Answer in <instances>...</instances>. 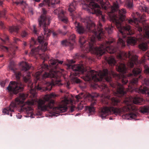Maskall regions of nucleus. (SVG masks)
Segmentation results:
<instances>
[{
    "instance_id": "13d9d810",
    "label": "nucleus",
    "mask_w": 149,
    "mask_h": 149,
    "mask_svg": "<svg viewBox=\"0 0 149 149\" xmlns=\"http://www.w3.org/2000/svg\"><path fill=\"white\" fill-rule=\"evenodd\" d=\"M27 53H28V52H27V51H26V52H25V54H27Z\"/></svg>"
},
{
    "instance_id": "5701e85b",
    "label": "nucleus",
    "mask_w": 149,
    "mask_h": 149,
    "mask_svg": "<svg viewBox=\"0 0 149 149\" xmlns=\"http://www.w3.org/2000/svg\"><path fill=\"white\" fill-rule=\"evenodd\" d=\"M21 65L22 67V70L25 71L29 70L31 67V66L25 62H21Z\"/></svg>"
},
{
    "instance_id": "b1692460",
    "label": "nucleus",
    "mask_w": 149,
    "mask_h": 149,
    "mask_svg": "<svg viewBox=\"0 0 149 149\" xmlns=\"http://www.w3.org/2000/svg\"><path fill=\"white\" fill-rule=\"evenodd\" d=\"M105 59L107 61L109 64L111 66L115 65L116 62L114 57H106Z\"/></svg>"
},
{
    "instance_id": "c85d7f7f",
    "label": "nucleus",
    "mask_w": 149,
    "mask_h": 149,
    "mask_svg": "<svg viewBox=\"0 0 149 149\" xmlns=\"http://www.w3.org/2000/svg\"><path fill=\"white\" fill-rule=\"evenodd\" d=\"M0 39L3 43H5L6 41L8 40L9 39L8 36L6 34L1 36Z\"/></svg>"
},
{
    "instance_id": "c9c22d12",
    "label": "nucleus",
    "mask_w": 149,
    "mask_h": 149,
    "mask_svg": "<svg viewBox=\"0 0 149 149\" xmlns=\"http://www.w3.org/2000/svg\"><path fill=\"white\" fill-rule=\"evenodd\" d=\"M31 30L33 32L36 34H38L37 31L36 29V26L35 25H33L31 28Z\"/></svg>"
},
{
    "instance_id": "37998d69",
    "label": "nucleus",
    "mask_w": 149,
    "mask_h": 149,
    "mask_svg": "<svg viewBox=\"0 0 149 149\" xmlns=\"http://www.w3.org/2000/svg\"><path fill=\"white\" fill-rule=\"evenodd\" d=\"M20 41V40L18 38H14V42L16 44H17V42H18L19 41Z\"/></svg>"
},
{
    "instance_id": "2eb2a0df",
    "label": "nucleus",
    "mask_w": 149,
    "mask_h": 149,
    "mask_svg": "<svg viewBox=\"0 0 149 149\" xmlns=\"http://www.w3.org/2000/svg\"><path fill=\"white\" fill-rule=\"evenodd\" d=\"M74 24L76 31L79 34H83L86 31V29L79 22L75 21Z\"/></svg>"
},
{
    "instance_id": "e433bc0d",
    "label": "nucleus",
    "mask_w": 149,
    "mask_h": 149,
    "mask_svg": "<svg viewBox=\"0 0 149 149\" xmlns=\"http://www.w3.org/2000/svg\"><path fill=\"white\" fill-rule=\"evenodd\" d=\"M84 107L83 102H81L80 104L78 105L77 109L79 110H81Z\"/></svg>"
},
{
    "instance_id": "4be33fe9",
    "label": "nucleus",
    "mask_w": 149,
    "mask_h": 149,
    "mask_svg": "<svg viewBox=\"0 0 149 149\" xmlns=\"http://www.w3.org/2000/svg\"><path fill=\"white\" fill-rule=\"evenodd\" d=\"M141 71V70L140 68H135L132 71L133 74L131 73L130 74H128L127 76L128 77H130L132 76L133 74L134 76H135L140 74Z\"/></svg>"
},
{
    "instance_id": "ddd939ff",
    "label": "nucleus",
    "mask_w": 149,
    "mask_h": 149,
    "mask_svg": "<svg viewBox=\"0 0 149 149\" xmlns=\"http://www.w3.org/2000/svg\"><path fill=\"white\" fill-rule=\"evenodd\" d=\"M15 65L14 62L11 61L10 62L8 68L10 70L14 73L17 79L19 80L22 74L21 72L18 71L16 69Z\"/></svg>"
},
{
    "instance_id": "9b49d317",
    "label": "nucleus",
    "mask_w": 149,
    "mask_h": 149,
    "mask_svg": "<svg viewBox=\"0 0 149 149\" xmlns=\"http://www.w3.org/2000/svg\"><path fill=\"white\" fill-rule=\"evenodd\" d=\"M111 85L116 90V92H114L116 96L120 97L126 94V92L125 91L124 87L119 83L117 82L115 84L112 83L111 84Z\"/></svg>"
},
{
    "instance_id": "473e14b6",
    "label": "nucleus",
    "mask_w": 149,
    "mask_h": 149,
    "mask_svg": "<svg viewBox=\"0 0 149 149\" xmlns=\"http://www.w3.org/2000/svg\"><path fill=\"white\" fill-rule=\"evenodd\" d=\"M68 41L66 40H63L61 41V43L62 45L63 46H69L71 48V46L70 45L69 43L68 42Z\"/></svg>"
},
{
    "instance_id": "bf43d9fd",
    "label": "nucleus",
    "mask_w": 149,
    "mask_h": 149,
    "mask_svg": "<svg viewBox=\"0 0 149 149\" xmlns=\"http://www.w3.org/2000/svg\"><path fill=\"white\" fill-rule=\"evenodd\" d=\"M76 56H78V54H76Z\"/></svg>"
},
{
    "instance_id": "dca6fc26",
    "label": "nucleus",
    "mask_w": 149,
    "mask_h": 149,
    "mask_svg": "<svg viewBox=\"0 0 149 149\" xmlns=\"http://www.w3.org/2000/svg\"><path fill=\"white\" fill-rule=\"evenodd\" d=\"M17 47L11 45L9 48L7 47L4 46H0V50L3 51H4L9 52L10 53L11 52L13 53L14 54H15V53L13 52H15L17 49Z\"/></svg>"
},
{
    "instance_id": "09e8293b",
    "label": "nucleus",
    "mask_w": 149,
    "mask_h": 149,
    "mask_svg": "<svg viewBox=\"0 0 149 149\" xmlns=\"http://www.w3.org/2000/svg\"><path fill=\"white\" fill-rule=\"evenodd\" d=\"M22 116L19 113H18L16 115V117L18 119H20L21 118Z\"/></svg>"
},
{
    "instance_id": "393cba45",
    "label": "nucleus",
    "mask_w": 149,
    "mask_h": 149,
    "mask_svg": "<svg viewBox=\"0 0 149 149\" xmlns=\"http://www.w3.org/2000/svg\"><path fill=\"white\" fill-rule=\"evenodd\" d=\"M60 2V0H51V2L49 0H47V4L49 6H51L53 8H55V5L59 3Z\"/></svg>"
},
{
    "instance_id": "58836bf2",
    "label": "nucleus",
    "mask_w": 149,
    "mask_h": 149,
    "mask_svg": "<svg viewBox=\"0 0 149 149\" xmlns=\"http://www.w3.org/2000/svg\"><path fill=\"white\" fill-rule=\"evenodd\" d=\"M30 47H31V45L32 44H34L35 45H36L37 44V42L35 40L34 38H32L31 39V40L30 41Z\"/></svg>"
},
{
    "instance_id": "864d4df0",
    "label": "nucleus",
    "mask_w": 149,
    "mask_h": 149,
    "mask_svg": "<svg viewBox=\"0 0 149 149\" xmlns=\"http://www.w3.org/2000/svg\"><path fill=\"white\" fill-rule=\"evenodd\" d=\"M34 1H35V2H39L40 0H33Z\"/></svg>"
},
{
    "instance_id": "a19ab883",
    "label": "nucleus",
    "mask_w": 149,
    "mask_h": 149,
    "mask_svg": "<svg viewBox=\"0 0 149 149\" xmlns=\"http://www.w3.org/2000/svg\"><path fill=\"white\" fill-rule=\"evenodd\" d=\"M46 2V4L48 5L47 4V0H44V1L42 3L39 4V6L40 7H43L44 6V3Z\"/></svg>"
},
{
    "instance_id": "aec40b11",
    "label": "nucleus",
    "mask_w": 149,
    "mask_h": 149,
    "mask_svg": "<svg viewBox=\"0 0 149 149\" xmlns=\"http://www.w3.org/2000/svg\"><path fill=\"white\" fill-rule=\"evenodd\" d=\"M138 79L137 78H134L132 79L130 81V83L128 86V89H127L128 91H130V90L132 89V91L134 89L133 88V87L131 86L132 85H136L138 84Z\"/></svg>"
},
{
    "instance_id": "4d7b16f0",
    "label": "nucleus",
    "mask_w": 149,
    "mask_h": 149,
    "mask_svg": "<svg viewBox=\"0 0 149 149\" xmlns=\"http://www.w3.org/2000/svg\"><path fill=\"white\" fill-rule=\"evenodd\" d=\"M3 56V55H0V57H2Z\"/></svg>"
},
{
    "instance_id": "7c9ffc66",
    "label": "nucleus",
    "mask_w": 149,
    "mask_h": 149,
    "mask_svg": "<svg viewBox=\"0 0 149 149\" xmlns=\"http://www.w3.org/2000/svg\"><path fill=\"white\" fill-rule=\"evenodd\" d=\"M113 27L112 26H109L107 27H106L105 28L107 32L109 34H111L113 30Z\"/></svg>"
},
{
    "instance_id": "0eeeda50",
    "label": "nucleus",
    "mask_w": 149,
    "mask_h": 149,
    "mask_svg": "<svg viewBox=\"0 0 149 149\" xmlns=\"http://www.w3.org/2000/svg\"><path fill=\"white\" fill-rule=\"evenodd\" d=\"M144 17V16H142L140 17V19L134 18L133 19H129L128 22L132 25H136V27L140 32H142L143 29L139 24V23H142L143 25V32H145V36H144L141 35L138 39L139 41L143 42L139 45V48L143 51H145L148 48L147 44L149 43V26L146 23V20Z\"/></svg>"
},
{
    "instance_id": "603ef678",
    "label": "nucleus",
    "mask_w": 149,
    "mask_h": 149,
    "mask_svg": "<svg viewBox=\"0 0 149 149\" xmlns=\"http://www.w3.org/2000/svg\"><path fill=\"white\" fill-rule=\"evenodd\" d=\"M23 45L24 46H25L26 45V43L25 42H24Z\"/></svg>"
},
{
    "instance_id": "9d476101",
    "label": "nucleus",
    "mask_w": 149,
    "mask_h": 149,
    "mask_svg": "<svg viewBox=\"0 0 149 149\" xmlns=\"http://www.w3.org/2000/svg\"><path fill=\"white\" fill-rule=\"evenodd\" d=\"M7 89L9 92L16 94L19 92L23 90L24 85L19 82L11 81L10 82Z\"/></svg>"
},
{
    "instance_id": "de8ad7c7",
    "label": "nucleus",
    "mask_w": 149,
    "mask_h": 149,
    "mask_svg": "<svg viewBox=\"0 0 149 149\" xmlns=\"http://www.w3.org/2000/svg\"><path fill=\"white\" fill-rule=\"evenodd\" d=\"M74 111V107L73 106H71L70 109V111L71 112H72Z\"/></svg>"
},
{
    "instance_id": "f257e3e1",
    "label": "nucleus",
    "mask_w": 149,
    "mask_h": 149,
    "mask_svg": "<svg viewBox=\"0 0 149 149\" xmlns=\"http://www.w3.org/2000/svg\"><path fill=\"white\" fill-rule=\"evenodd\" d=\"M122 3L121 0H117L113 3V6L110 8L111 11L107 12L112 22L118 30L119 39L116 45H115L114 40L111 39L104 42L99 47L95 46L96 38L99 40H102L104 38V33L102 28V24L99 23L96 26L92 21V18L90 16L81 18V21L85 25L86 29L92 33V36L89 37L87 41L85 37L81 36L79 38V42L81 45L80 47L85 53L91 52L98 56H101L106 52L111 54L116 53L119 60L120 61H125L119 63L116 66V68L118 71L124 74L127 72L125 63L128 67L133 68L134 64H136L137 62V57L134 55L133 51H129L127 53L120 50L125 46L126 40L128 45H134L136 42L135 38L127 36L134 34L131 26L127 24L124 26L122 25V22L125 20L126 10L125 9L122 8L119 10L118 11H117Z\"/></svg>"
},
{
    "instance_id": "0e129e2a",
    "label": "nucleus",
    "mask_w": 149,
    "mask_h": 149,
    "mask_svg": "<svg viewBox=\"0 0 149 149\" xmlns=\"http://www.w3.org/2000/svg\"><path fill=\"white\" fill-rule=\"evenodd\" d=\"M148 118H149V116Z\"/></svg>"
},
{
    "instance_id": "412c9836",
    "label": "nucleus",
    "mask_w": 149,
    "mask_h": 149,
    "mask_svg": "<svg viewBox=\"0 0 149 149\" xmlns=\"http://www.w3.org/2000/svg\"><path fill=\"white\" fill-rule=\"evenodd\" d=\"M63 28L64 29V31H63L60 29H58L57 31V33L53 32H52L53 36L54 37L58 35V33L63 35L66 34L67 33V26H63Z\"/></svg>"
},
{
    "instance_id": "f704fd0d",
    "label": "nucleus",
    "mask_w": 149,
    "mask_h": 149,
    "mask_svg": "<svg viewBox=\"0 0 149 149\" xmlns=\"http://www.w3.org/2000/svg\"><path fill=\"white\" fill-rule=\"evenodd\" d=\"M16 1L15 2V3L17 5L20 4L22 5L23 4H26L25 2L23 0H16Z\"/></svg>"
},
{
    "instance_id": "39448f33",
    "label": "nucleus",
    "mask_w": 149,
    "mask_h": 149,
    "mask_svg": "<svg viewBox=\"0 0 149 149\" xmlns=\"http://www.w3.org/2000/svg\"><path fill=\"white\" fill-rule=\"evenodd\" d=\"M143 101V99L140 97H133L129 96L125 99V102L126 105L121 108L111 107H104L102 108L99 116L102 119L109 115L114 114L118 115L122 112H129L130 113H126L122 116L123 118L127 120L136 119L137 115V108L134 104L140 105Z\"/></svg>"
},
{
    "instance_id": "e2e57ef3",
    "label": "nucleus",
    "mask_w": 149,
    "mask_h": 149,
    "mask_svg": "<svg viewBox=\"0 0 149 149\" xmlns=\"http://www.w3.org/2000/svg\"><path fill=\"white\" fill-rule=\"evenodd\" d=\"M90 114H89V115H88V116H90Z\"/></svg>"
},
{
    "instance_id": "6e6552de",
    "label": "nucleus",
    "mask_w": 149,
    "mask_h": 149,
    "mask_svg": "<svg viewBox=\"0 0 149 149\" xmlns=\"http://www.w3.org/2000/svg\"><path fill=\"white\" fill-rule=\"evenodd\" d=\"M94 0H84L88 3H85L83 6V8L85 9L88 13L92 14H96L97 15H101V20L103 22H105V16L102 15V12L100 10V6L96 3H95Z\"/></svg>"
},
{
    "instance_id": "f8f14e48",
    "label": "nucleus",
    "mask_w": 149,
    "mask_h": 149,
    "mask_svg": "<svg viewBox=\"0 0 149 149\" xmlns=\"http://www.w3.org/2000/svg\"><path fill=\"white\" fill-rule=\"evenodd\" d=\"M54 13L58 15L59 20L63 23L67 24L68 22L67 17L65 15L66 12L61 8H59L55 10Z\"/></svg>"
},
{
    "instance_id": "69168bd1",
    "label": "nucleus",
    "mask_w": 149,
    "mask_h": 149,
    "mask_svg": "<svg viewBox=\"0 0 149 149\" xmlns=\"http://www.w3.org/2000/svg\"><path fill=\"white\" fill-rule=\"evenodd\" d=\"M149 1V0H148Z\"/></svg>"
},
{
    "instance_id": "f03ea898",
    "label": "nucleus",
    "mask_w": 149,
    "mask_h": 149,
    "mask_svg": "<svg viewBox=\"0 0 149 149\" xmlns=\"http://www.w3.org/2000/svg\"><path fill=\"white\" fill-rule=\"evenodd\" d=\"M43 60V62L45 61ZM63 62L62 61L51 58L48 62L49 66L43 63L39 67L38 71L34 75L36 80L40 81V83L38 82L37 86L30 83L28 85V86L31 88L29 93H20L19 96L16 98L15 101L11 103L8 107L3 109V113L12 116L18 105L22 103L27 97L29 96L32 98L36 97V90L41 91H50L52 86L60 82L59 78L65 74L64 69L58 68V65L62 64Z\"/></svg>"
},
{
    "instance_id": "cd10ccee",
    "label": "nucleus",
    "mask_w": 149,
    "mask_h": 149,
    "mask_svg": "<svg viewBox=\"0 0 149 149\" xmlns=\"http://www.w3.org/2000/svg\"><path fill=\"white\" fill-rule=\"evenodd\" d=\"M88 96L93 100H95V98L97 97L99 95L96 93H93L91 94L89 93L88 95Z\"/></svg>"
},
{
    "instance_id": "c03bdc74",
    "label": "nucleus",
    "mask_w": 149,
    "mask_h": 149,
    "mask_svg": "<svg viewBox=\"0 0 149 149\" xmlns=\"http://www.w3.org/2000/svg\"><path fill=\"white\" fill-rule=\"evenodd\" d=\"M82 93L81 94H80L78 95H76L75 96L77 100H79V99L81 98L82 97L81 96V95H82Z\"/></svg>"
},
{
    "instance_id": "a211bd4d",
    "label": "nucleus",
    "mask_w": 149,
    "mask_h": 149,
    "mask_svg": "<svg viewBox=\"0 0 149 149\" xmlns=\"http://www.w3.org/2000/svg\"><path fill=\"white\" fill-rule=\"evenodd\" d=\"M91 104V106H87L86 107V109L88 110L89 113L90 114H94L95 112V108L93 106L95 105L96 104V101L95 100H93Z\"/></svg>"
},
{
    "instance_id": "6ab92c4d",
    "label": "nucleus",
    "mask_w": 149,
    "mask_h": 149,
    "mask_svg": "<svg viewBox=\"0 0 149 149\" xmlns=\"http://www.w3.org/2000/svg\"><path fill=\"white\" fill-rule=\"evenodd\" d=\"M75 35L74 34L71 35L68 40V42L69 43L71 46V49H72L73 47L75 44Z\"/></svg>"
},
{
    "instance_id": "1a4fd4ad",
    "label": "nucleus",
    "mask_w": 149,
    "mask_h": 149,
    "mask_svg": "<svg viewBox=\"0 0 149 149\" xmlns=\"http://www.w3.org/2000/svg\"><path fill=\"white\" fill-rule=\"evenodd\" d=\"M75 61L72 59L68 60L69 64L67 65L72 68L73 72L71 73L70 77L71 80H73L76 83H78L80 82V80L77 78V76L79 75V72L83 73L85 71V69L82 64L75 65H73L71 64L74 63Z\"/></svg>"
},
{
    "instance_id": "20e7f679",
    "label": "nucleus",
    "mask_w": 149,
    "mask_h": 149,
    "mask_svg": "<svg viewBox=\"0 0 149 149\" xmlns=\"http://www.w3.org/2000/svg\"><path fill=\"white\" fill-rule=\"evenodd\" d=\"M117 75L115 74L113 71L111 70V72L108 71L107 69H103L102 71H100L99 72L95 71L94 70H91L88 72L86 74L83 76L82 78L85 81H89L92 80L94 81H99L100 85H99V87L101 88L104 92L105 97L102 100L103 104L109 105V101H111V104L113 105H118L120 103V101L117 98L113 97L111 100H110V96L109 94L110 91L107 86L102 81L104 79L106 81L110 82L111 81V75Z\"/></svg>"
},
{
    "instance_id": "5fc2aeb1",
    "label": "nucleus",
    "mask_w": 149,
    "mask_h": 149,
    "mask_svg": "<svg viewBox=\"0 0 149 149\" xmlns=\"http://www.w3.org/2000/svg\"><path fill=\"white\" fill-rule=\"evenodd\" d=\"M3 3V1L1 0H0V5H1Z\"/></svg>"
},
{
    "instance_id": "bb28decb",
    "label": "nucleus",
    "mask_w": 149,
    "mask_h": 149,
    "mask_svg": "<svg viewBox=\"0 0 149 149\" xmlns=\"http://www.w3.org/2000/svg\"><path fill=\"white\" fill-rule=\"evenodd\" d=\"M140 111L143 113H148L149 112V105L144 106L141 107L140 108Z\"/></svg>"
},
{
    "instance_id": "423d86ee",
    "label": "nucleus",
    "mask_w": 149,
    "mask_h": 149,
    "mask_svg": "<svg viewBox=\"0 0 149 149\" xmlns=\"http://www.w3.org/2000/svg\"><path fill=\"white\" fill-rule=\"evenodd\" d=\"M42 14L38 19L39 24L40 27L42 26L44 30L43 35L38 36V40L39 45L37 48H33L31 50V53L33 55L39 54L40 58L44 60H47L49 58V55L45 54H40L41 52H44L47 50V43L45 42V40L47 39V38L50 36L51 31L47 28V26L49 25L50 21L51 20V17L47 15V12L45 8H42Z\"/></svg>"
},
{
    "instance_id": "79ce46f5",
    "label": "nucleus",
    "mask_w": 149,
    "mask_h": 149,
    "mask_svg": "<svg viewBox=\"0 0 149 149\" xmlns=\"http://www.w3.org/2000/svg\"><path fill=\"white\" fill-rule=\"evenodd\" d=\"M27 35L28 34L25 31H23L22 33V38L26 37Z\"/></svg>"
},
{
    "instance_id": "3c124183",
    "label": "nucleus",
    "mask_w": 149,
    "mask_h": 149,
    "mask_svg": "<svg viewBox=\"0 0 149 149\" xmlns=\"http://www.w3.org/2000/svg\"><path fill=\"white\" fill-rule=\"evenodd\" d=\"M142 9L143 10V11H146V7H144L143 8V7H142Z\"/></svg>"
},
{
    "instance_id": "72a5a7b5",
    "label": "nucleus",
    "mask_w": 149,
    "mask_h": 149,
    "mask_svg": "<svg viewBox=\"0 0 149 149\" xmlns=\"http://www.w3.org/2000/svg\"><path fill=\"white\" fill-rule=\"evenodd\" d=\"M128 80L127 77H125V76L124 75L123 77L121 79L122 83L123 84H126L128 82Z\"/></svg>"
},
{
    "instance_id": "7ed1b4c3",
    "label": "nucleus",
    "mask_w": 149,
    "mask_h": 149,
    "mask_svg": "<svg viewBox=\"0 0 149 149\" xmlns=\"http://www.w3.org/2000/svg\"><path fill=\"white\" fill-rule=\"evenodd\" d=\"M58 96L54 93L49 95H45L44 97L43 100L31 99L28 100L25 104L21 107L20 112L26 113V117L34 118L35 115L33 114V109L31 106L38 104V109L42 111H45L51 110L52 115L57 116L60 113L64 112L67 111L66 106L69 103V100L66 98L62 100L60 105L58 107H53L54 101L52 98Z\"/></svg>"
},
{
    "instance_id": "4468645a",
    "label": "nucleus",
    "mask_w": 149,
    "mask_h": 149,
    "mask_svg": "<svg viewBox=\"0 0 149 149\" xmlns=\"http://www.w3.org/2000/svg\"><path fill=\"white\" fill-rule=\"evenodd\" d=\"M76 6V2L73 1L70 5L68 8L69 11L70 13V15L72 17L73 19L77 18H79L80 16L79 15H77V13L74 12Z\"/></svg>"
},
{
    "instance_id": "680f3d73",
    "label": "nucleus",
    "mask_w": 149,
    "mask_h": 149,
    "mask_svg": "<svg viewBox=\"0 0 149 149\" xmlns=\"http://www.w3.org/2000/svg\"><path fill=\"white\" fill-rule=\"evenodd\" d=\"M111 118H109V119H110V120H111Z\"/></svg>"
},
{
    "instance_id": "a878e982",
    "label": "nucleus",
    "mask_w": 149,
    "mask_h": 149,
    "mask_svg": "<svg viewBox=\"0 0 149 149\" xmlns=\"http://www.w3.org/2000/svg\"><path fill=\"white\" fill-rule=\"evenodd\" d=\"M20 28V27L18 26H10L9 28V30L11 33L14 32L17 33Z\"/></svg>"
},
{
    "instance_id": "6e6d98bb",
    "label": "nucleus",
    "mask_w": 149,
    "mask_h": 149,
    "mask_svg": "<svg viewBox=\"0 0 149 149\" xmlns=\"http://www.w3.org/2000/svg\"><path fill=\"white\" fill-rule=\"evenodd\" d=\"M79 115V113H77L76 114V116H78Z\"/></svg>"
},
{
    "instance_id": "c756f323",
    "label": "nucleus",
    "mask_w": 149,
    "mask_h": 149,
    "mask_svg": "<svg viewBox=\"0 0 149 149\" xmlns=\"http://www.w3.org/2000/svg\"><path fill=\"white\" fill-rule=\"evenodd\" d=\"M98 3H100L102 8H104L106 10H107V7L106 6V3L104 2L103 0H96Z\"/></svg>"
},
{
    "instance_id": "49530a36",
    "label": "nucleus",
    "mask_w": 149,
    "mask_h": 149,
    "mask_svg": "<svg viewBox=\"0 0 149 149\" xmlns=\"http://www.w3.org/2000/svg\"><path fill=\"white\" fill-rule=\"evenodd\" d=\"M5 82L4 81H2L0 82V85L2 87H4L5 85Z\"/></svg>"
},
{
    "instance_id": "8fccbe9b",
    "label": "nucleus",
    "mask_w": 149,
    "mask_h": 149,
    "mask_svg": "<svg viewBox=\"0 0 149 149\" xmlns=\"http://www.w3.org/2000/svg\"><path fill=\"white\" fill-rule=\"evenodd\" d=\"M0 26L1 27V28H4V26H3V24L2 22H0Z\"/></svg>"
},
{
    "instance_id": "f3484780",
    "label": "nucleus",
    "mask_w": 149,
    "mask_h": 149,
    "mask_svg": "<svg viewBox=\"0 0 149 149\" xmlns=\"http://www.w3.org/2000/svg\"><path fill=\"white\" fill-rule=\"evenodd\" d=\"M135 91L139 93L147 94L149 95V88L145 86H141L139 88H137Z\"/></svg>"
},
{
    "instance_id": "ea45409f",
    "label": "nucleus",
    "mask_w": 149,
    "mask_h": 149,
    "mask_svg": "<svg viewBox=\"0 0 149 149\" xmlns=\"http://www.w3.org/2000/svg\"><path fill=\"white\" fill-rule=\"evenodd\" d=\"M144 83L147 86H149V79H146L144 80Z\"/></svg>"
},
{
    "instance_id": "4c0bfd02",
    "label": "nucleus",
    "mask_w": 149,
    "mask_h": 149,
    "mask_svg": "<svg viewBox=\"0 0 149 149\" xmlns=\"http://www.w3.org/2000/svg\"><path fill=\"white\" fill-rule=\"evenodd\" d=\"M6 10L4 9L2 11L0 12V17H4L6 13Z\"/></svg>"
},
{
    "instance_id": "052dcab7",
    "label": "nucleus",
    "mask_w": 149,
    "mask_h": 149,
    "mask_svg": "<svg viewBox=\"0 0 149 149\" xmlns=\"http://www.w3.org/2000/svg\"><path fill=\"white\" fill-rule=\"evenodd\" d=\"M117 76L120 77L118 75Z\"/></svg>"
},
{
    "instance_id": "2f4dec72",
    "label": "nucleus",
    "mask_w": 149,
    "mask_h": 149,
    "mask_svg": "<svg viewBox=\"0 0 149 149\" xmlns=\"http://www.w3.org/2000/svg\"><path fill=\"white\" fill-rule=\"evenodd\" d=\"M27 77H23V79L24 81L27 82H30V73H29L27 75Z\"/></svg>"
},
{
    "instance_id": "a18cd8bd",
    "label": "nucleus",
    "mask_w": 149,
    "mask_h": 149,
    "mask_svg": "<svg viewBox=\"0 0 149 149\" xmlns=\"http://www.w3.org/2000/svg\"><path fill=\"white\" fill-rule=\"evenodd\" d=\"M145 72L147 74H149V67H148L146 68L145 67Z\"/></svg>"
}]
</instances>
